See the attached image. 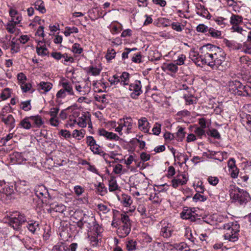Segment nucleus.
<instances>
[{
	"label": "nucleus",
	"instance_id": "1",
	"mask_svg": "<svg viewBox=\"0 0 251 251\" xmlns=\"http://www.w3.org/2000/svg\"><path fill=\"white\" fill-rule=\"evenodd\" d=\"M226 54L221 48L213 57L209 59L208 66L213 69L224 71L229 67V63L225 60Z\"/></svg>",
	"mask_w": 251,
	"mask_h": 251
},
{
	"label": "nucleus",
	"instance_id": "2",
	"mask_svg": "<svg viewBox=\"0 0 251 251\" xmlns=\"http://www.w3.org/2000/svg\"><path fill=\"white\" fill-rule=\"evenodd\" d=\"M229 192L230 197L241 205L246 204L251 199L247 191L237 187L235 185H230Z\"/></svg>",
	"mask_w": 251,
	"mask_h": 251
},
{
	"label": "nucleus",
	"instance_id": "3",
	"mask_svg": "<svg viewBox=\"0 0 251 251\" xmlns=\"http://www.w3.org/2000/svg\"><path fill=\"white\" fill-rule=\"evenodd\" d=\"M240 226L237 222L229 223L224 226L226 230L225 234V238L231 242H235L238 239Z\"/></svg>",
	"mask_w": 251,
	"mask_h": 251
},
{
	"label": "nucleus",
	"instance_id": "4",
	"mask_svg": "<svg viewBox=\"0 0 251 251\" xmlns=\"http://www.w3.org/2000/svg\"><path fill=\"white\" fill-rule=\"evenodd\" d=\"M26 221V218L24 214L15 211L13 212L8 218V223L14 230H19L23 224Z\"/></svg>",
	"mask_w": 251,
	"mask_h": 251
},
{
	"label": "nucleus",
	"instance_id": "5",
	"mask_svg": "<svg viewBox=\"0 0 251 251\" xmlns=\"http://www.w3.org/2000/svg\"><path fill=\"white\" fill-rule=\"evenodd\" d=\"M61 85L62 88L58 91L56 95L57 99L65 98L67 93L69 95L73 96L74 95L73 86L70 82L66 81L63 82Z\"/></svg>",
	"mask_w": 251,
	"mask_h": 251
},
{
	"label": "nucleus",
	"instance_id": "6",
	"mask_svg": "<svg viewBox=\"0 0 251 251\" xmlns=\"http://www.w3.org/2000/svg\"><path fill=\"white\" fill-rule=\"evenodd\" d=\"M142 84L140 80H136L129 85V90L132 91L130 97L133 99H137L143 93Z\"/></svg>",
	"mask_w": 251,
	"mask_h": 251
},
{
	"label": "nucleus",
	"instance_id": "7",
	"mask_svg": "<svg viewBox=\"0 0 251 251\" xmlns=\"http://www.w3.org/2000/svg\"><path fill=\"white\" fill-rule=\"evenodd\" d=\"M195 208L184 207L180 213V217L184 220H190L191 222H195L197 219L198 214L196 213Z\"/></svg>",
	"mask_w": 251,
	"mask_h": 251
},
{
	"label": "nucleus",
	"instance_id": "8",
	"mask_svg": "<svg viewBox=\"0 0 251 251\" xmlns=\"http://www.w3.org/2000/svg\"><path fill=\"white\" fill-rule=\"evenodd\" d=\"M35 194L36 196L41 200L43 204L42 207L44 205H47V200L46 195H47V190L44 185H40L36 187Z\"/></svg>",
	"mask_w": 251,
	"mask_h": 251
},
{
	"label": "nucleus",
	"instance_id": "9",
	"mask_svg": "<svg viewBox=\"0 0 251 251\" xmlns=\"http://www.w3.org/2000/svg\"><path fill=\"white\" fill-rule=\"evenodd\" d=\"M118 124L123 128L126 127L125 132L126 134H129L131 132V129L133 125V120L130 117H124L122 119L119 120Z\"/></svg>",
	"mask_w": 251,
	"mask_h": 251
},
{
	"label": "nucleus",
	"instance_id": "10",
	"mask_svg": "<svg viewBox=\"0 0 251 251\" xmlns=\"http://www.w3.org/2000/svg\"><path fill=\"white\" fill-rule=\"evenodd\" d=\"M220 49V47L211 44H207L201 48V50H203L205 52L204 56L207 58H211L213 57L214 54L218 52Z\"/></svg>",
	"mask_w": 251,
	"mask_h": 251
},
{
	"label": "nucleus",
	"instance_id": "11",
	"mask_svg": "<svg viewBox=\"0 0 251 251\" xmlns=\"http://www.w3.org/2000/svg\"><path fill=\"white\" fill-rule=\"evenodd\" d=\"M99 135L105 137L110 140L118 141L120 138L116 134L112 132L106 131L103 128L99 129L98 130Z\"/></svg>",
	"mask_w": 251,
	"mask_h": 251
},
{
	"label": "nucleus",
	"instance_id": "12",
	"mask_svg": "<svg viewBox=\"0 0 251 251\" xmlns=\"http://www.w3.org/2000/svg\"><path fill=\"white\" fill-rule=\"evenodd\" d=\"M131 231V226L126 225H122L117 230V233L118 236L121 238H125L127 236Z\"/></svg>",
	"mask_w": 251,
	"mask_h": 251
},
{
	"label": "nucleus",
	"instance_id": "13",
	"mask_svg": "<svg viewBox=\"0 0 251 251\" xmlns=\"http://www.w3.org/2000/svg\"><path fill=\"white\" fill-rule=\"evenodd\" d=\"M36 48V52L39 55L44 56L47 54V48L44 39L38 42Z\"/></svg>",
	"mask_w": 251,
	"mask_h": 251
},
{
	"label": "nucleus",
	"instance_id": "14",
	"mask_svg": "<svg viewBox=\"0 0 251 251\" xmlns=\"http://www.w3.org/2000/svg\"><path fill=\"white\" fill-rule=\"evenodd\" d=\"M150 127V123L146 117H142L138 120V128L142 131L149 133Z\"/></svg>",
	"mask_w": 251,
	"mask_h": 251
},
{
	"label": "nucleus",
	"instance_id": "15",
	"mask_svg": "<svg viewBox=\"0 0 251 251\" xmlns=\"http://www.w3.org/2000/svg\"><path fill=\"white\" fill-rule=\"evenodd\" d=\"M74 122V123L77 122L78 125L80 127H86L87 123L90 122V115L89 113L87 114H83L78 118L77 121L75 119Z\"/></svg>",
	"mask_w": 251,
	"mask_h": 251
},
{
	"label": "nucleus",
	"instance_id": "16",
	"mask_svg": "<svg viewBox=\"0 0 251 251\" xmlns=\"http://www.w3.org/2000/svg\"><path fill=\"white\" fill-rule=\"evenodd\" d=\"M196 9L197 14L207 19H210L211 17L210 14L208 11L205 8L203 5L201 4H197L196 5Z\"/></svg>",
	"mask_w": 251,
	"mask_h": 251
},
{
	"label": "nucleus",
	"instance_id": "17",
	"mask_svg": "<svg viewBox=\"0 0 251 251\" xmlns=\"http://www.w3.org/2000/svg\"><path fill=\"white\" fill-rule=\"evenodd\" d=\"M14 192V188L12 185H6L3 180L0 181V193H4L6 195H10Z\"/></svg>",
	"mask_w": 251,
	"mask_h": 251
},
{
	"label": "nucleus",
	"instance_id": "18",
	"mask_svg": "<svg viewBox=\"0 0 251 251\" xmlns=\"http://www.w3.org/2000/svg\"><path fill=\"white\" fill-rule=\"evenodd\" d=\"M241 123L247 129L251 131V114H243L241 118Z\"/></svg>",
	"mask_w": 251,
	"mask_h": 251
},
{
	"label": "nucleus",
	"instance_id": "19",
	"mask_svg": "<svg viewBox=\"0 0 251 251\" xmlns=\"http://www.w3.org/2000/svg\"><path fill=\"white\" fill-rule=\"evenodd\" d=\"M243 23V17L238 15L232 14L230 18V23L232 25H239Z\"/></svg>",
	"mask_w": 251,
	"mask_h": 251
},
{
	"label": "nucleus",
	"instance_id": "20",
	"mask_svg": "<svg viewBox=\"0 0 251 251\" xmlns=\"http://www.w3.org/2000/svg\"><path fill=\"white\" fill-rule=\"evenodd\" d=\"M1 121L6 125H9L11 128L15 126V119L12 115H8L6 118L2 117Z\"/></svg>",
	"mask_w": 251,
	"mask_h": 251
},
{
	"label": "nucleus",
	"instance_id": "21",
	"mask_svg": "<svg viewBox=\"0 0 251 251\" xmlns=\"http://www.w3.org/2000/svg\"><path fill=\"white\" fill-rule=\"evenodd\" d=\"M130 75L128 73L124 72L122 73L120 77L121 84L125 86L129 84Z\"/></svg>",
	"mask_w": 251,
	"mask_h": 251
},
{
	"label": "nucleus",
	"instance_id": "22",
	"mask_svg": "<svg viewBox=\"0 0 251 251\" xmlns=\"http://www.w3.org/2000/svg\"><path fill=\"white\" fill-rule=\"evenodd\" d=\"M89 238L91 245L93 247L98 246L99 242L101 241V236L95 234L89 235Z\"/></svg>",
	"mask_w": 251,
	"mask_h": 251
},
{
	"label": "nucleus",
	"instance_id": "23",
	"mask_svg": "<svg viewBox=\"0 0 251 251\" xmlns=\"http://www.w3.org/2000/svg\"><path fill=\"white\" fill-rule=\"evenodd\" d=\"M172 232V228L168 225L161 228L160 234L164 237L168 238L171 236Z\"/></svg>",
	"mask_w": 251,
	"mask_h": 251
},
{
	"label": "nucleus",
	"instance_id": "24",
	"mask_svg": "<svg viewBox=\"0 0 251 251\" xmlns=\"http://www.w3.org/2000/svg\"><path fill=\"white\" fill-rule=\"evenodd\" d=\"M108 187L110 192H113L118 189L119 186L114 177H111L109 180Z\"/></svg>",
	"mask_w": 251,
	"mask_h": 251
},
{
	"label": "nucleus",
	"instance_id": "25",
	"mask_svg": "<svg viewBox=\"0 0 251 251\" xmlns=\"http://www.w3.org/2000/svg\"><path fill=\"white\" fill-rule=\"evenodd\" d=\"M172 186L174 188H176L179 185H183L184 184H185L186 180H182V179H181L180 178V176L179 175H177L176 177L172 179Z\"/></svg>",
	"mask_w": 251,
	"mask_h": 251
},
{
	"label": "nucleus",
	"instance_id": "26",
	"mask_svg": "<svg viewBox=\"0 0 251 251\" xmlns=\"http://www.w3.org/2000/svg\"><path fill=\"white\" fill-rule=\"evenodd\" d=\"M178 128L177 132L175 134L176 139L178 141H182L185 136V128L181 126H178Z\"/></svg>",
	"mask_w": 251,
	"mask_h": 251
},
{
	"label": "nucleus",
	"instance_id": "27",
	"mask_svg": "<svg viewBox=\"0 0 251 251\" xmlns=\"http://www.w3.org/2000/svg\"><path fill=\"white\" fill-rule=\"evenodd\" d=\"M30 118V117H26L24 119L22 120L21 121V122L20 123L19 126L20 127H23L26 129H28L30 128V127H31V121H30V118Z\"/></svg>",
	"mask_w": 251,
	"mask_h": 251
},
{
	"label": "nucleus",
	"instance_id": "28",
	"mask_svg": "<svg viewBox=\"0 0 251 251\" xmlns=\"http://www.w3.org/2000/svg\"><path fill=\"white\" fill-rule=\"evenodd\" d=\"M208 62L209 59L207 58L204 55L203 56L200 55L198 59L195 61V63L198 66H201L205 64L208 65Z\"/></svg>",
	"mask_w": 251,
	"mask_h": 251
},
{
	"label": "nucleus",
	"instance_id": "29",
	"mask_svg": "<svg viewBox=\"0 0 251 251\" xmlns=\"http://www.w3.org/2000/svg\"><path fill=\"white\" fill-rule=\"evenodd\" d=\"M35 8L42 13H45L46 9L45 7L44 3L42 0H37L35 3Z\"/></svg>",
	"mask_w": 251,
	"mask_h": 251
},
{
	"label": "nucleus",
	"instance_id": "30",
	"mask_svg": "<svg viewBox=\"0 0 251 251\" xmlns=\"http://www.w3.org/2000/svg\"><path fill=\"white\" fill-rule=\"evenodd\" d=\"M162 68L164 71L167 70L174 73H176L178 69L177 65L173 63L167 64L165 67H162Z\"/></svg>",
	"mask_w": 251,
	"mask_h": 251
},
{
	"label": "nucleus",
	"instance_id": "31",
	"mask_svg": "<svg viewBox=\"0 0 251 251\" xmlns=\"http://www.w3.org/2000/svg\"><path fill=\"white\" fill-rule=\"evenodd\" d=\"M38 226L39 223L37 222L31 221L28 222V224L26 226L31 232L34 233L38 227Z\"/></svg>",
	"mask_w": 251,
	"mask_h": 251
},
{
	"label": "nucleus",
	"instance_id": "32",
	"mask_svg": "<svg viewBox=\"0 0 251 251\" xmlns=\"http://www.w3.org/2000/svg\"><path fill=\"white\" fill-rule=\"evenodd\" d=\"M206 133L207 135L213 137L215 139H219L221 138L219 132L216 129H208L206 131Z\"/></svg>",
	"mask_w": 251,
	"mask_h": 251
},
{
	"label": "nucleus",
	"instance_id": "33",
	"mask_svg": "<svg viewBox=\"0 0 251 251\" xmlns=\"http://www.w3.org/2000/svg\"><path fill=\"white\" fill-rule=\"evenodd\" d=\"M85 132V130L83 129H81L80 130L75 129L73 132L72 136L75 138H77L78 140H80L81 138L84 137Z\"/></svg>",
	"mask_w": 251,
	"mask_h": 251
},
{
	"label": "nucleus",
	"instance_id": "34",
	"mask_svg": "<svg viewBox=\"0 0 251 251\" xmlns=\"http://www.w3.org/2000/svg\"><path fill=\"white\" fill-rule=\"evenodd\" d=\"M194 133L200 139H201L203 136L206 137L207 134L204 128L198 127L196 128L194 130Z\"/></svg>",
	"mask_w": 251,
	"mask_h": 251
},
{
	"label": "nucleus",
	"instance_id": "35",
	"mask_svg": "<svg viewBox=\"0 0 251 251\" xmlns=\"http://www.w3.org/2000/svg\"><path fill=\"white\" fill-rule=\"evenodd\" d=\"M30 121L32 122L37 127L41 126L43 124V121L40 116H30Z\"/></svg>",
	"mask_w": 251,
	"mask_h": 251
},
{
	"label": "nucleus",
	"instance_id": "36",
	"mask_svg": "<svg viewBox=\"0 0 251 251\" xmlns=\"http://www.w3.org/2000/svg\"><path fill=\"white\" fill-rule=\"evenodd\" d=\"M184 99L185 100L187 105L193 104L196 103L197 100L193 95H184Z\"/></svg>",
	"mask_w": 251,
	"mask_h": 251
},
{
	"label": "nucleus",
	"instance_id": "37",
	"mask_svg": "<svg viewBox=\"0 0 251 251\" xmlns=\"http://www.w3.org/2000/svg\"><path fill=\"white\" fill-rule=\"evenodd\" d=\"M97 208L100 214H105L110 210V208L107 205L102 203L98 204L97 205Z\"/></svg>",
	"mask_w": 251,
	"mask_h": 251
},
{
	"label": "nucleus",
	"instance_id": "38",
	"mask_svg": "<svg viewBox=\"0 0 251 251\" xmlns=\"http://www.w3.org/2000/svg\"><path fill=\"white\" fill-rule=\"evenodd\" d=\"M208 33L212 37L216 38H221L222 33L220 31L215 29L213 28H209L208 29Z\"/></svg>",
	"mask_w": 251,
	"mask_h": 251
},
{
	"label": "nucleus",
	"instance_id": "39",
	"mask_svg": "<svg viewBox=\"0 0 251 251\" xmlns=\"http://www.w3.org/2000/svg\"><path fill=\"white\" fill-rule=\"evenodd\" d=\"M78 32V29L77 27L75 26L73 27H68L67 26L65 27V30L64 31V34L66 36H69L70 35L71 33H77Z\"/></svg>",
	"mask_w": 251,
	"mask_h": 251
},
{
	"label": "nucleus",
	"instance_id": "40",
	"mask_svg": "<svg viewBox=\"0 0 251 251\" xmlns=\"http://www.w3.org/2000/svg\"><path fill=\"white\" fill-rule=\"evenodd\" d=\"M174 248L179 251H185V250H188L189 249L187 244L184 242L174 244Z\"/></svg>",
	"mask_w": 251,
	"mask_h": 251
},
{
	"label": "nucleus",
	"instance_id": "41",
	"mask_svg": "<svg viewBox=\"0 0 251 251\" xmlns=\"http://www.w3.org/2000/svg\"><path fill=\"white\" fill-rule=\"evenodd\" d=\"M241 86V82L238 80H235L230 83V89L233 90V92L235 94V92L238 91Z\"/></svg>",
	"mask_w": 251,
	"mask_h": 251
},
{
	"label": "nucleus",
	"instance_id": "42",
	"mask_svg": "<svg viewBox=\"0 0 251 251\" xmlns=\"http://www.w3.org/2000/svg\"><path fill=\"white\" fill-rule=\"evenodd\" d=\"M97 189L99 193V194L101 196H104L107 192V188L102 183H99Z\"/></svg>",
	"mask_w": 251,
	"mask_h": 251
},
{
	"label": "nucleus",
	"instance_id": "43",
	"mask_svg": "<svg viewBox=\"0 0 251 251\" xmlns=\"http://www.w3.org/2000/svg\"><path fill=\"white\" fill-rule=\"evenodd\" d=\"M248 85H244L241 83V86H240L239 90L235 92V94L239 96H246V88L248 87Z\"/></svg>",
	"mask_w": 251,
	"mask_h": 251
},
{
	"label": "nucleus",
	"instance_id": "44",
	"mask_svg": "<svg viewBox=\"0 0 251 251\" xmlns=\"http://www.w3.org/2000/svg\"><path fill=\"white\" fill-rule=\"evenodd\" d=\"M137 243L133 240H129L126 244V249L128 251H133L136 249Z\"/></svg>",
	"mask_w": 251,
	"mask_h": 251
},
{
	"label": "nucleus",
	"instance_id": "45",
	"mask_svg": "<svg viewBox=\"0 0 251 251\" xmlns=\"http://www.w3.org/2000/svg\"><path fill=\"white\" fill-rule=\"evenodd\" d=\"M68 248L63 244L60 243L55 245L51 251H67Z\"/></svg>",
	"mask_w": 251,
	"mask_h": 251
},
{
	"label": "nucleus",
	"instance_id": "46",
	"mask_svg": "<svg viewBox=\"0 0 251 251\" xmlns=\"http://www.w3.org/2000/svg\"><path fill=\"white\" fill-rule=\"evenodd\" d=\"M215 22L222 27H224L227 24V19L222 17H219L214 20Z\"/></svg>",
	"mask_w": 251,
	"mask_h": 251
},
{
	"label": "nucleus",
	"instance_id": "47",
	"mask_svg": "<svg viewBox=\"0 0 251 251\" xmlns=\"http://www.w3.org/2000/svg\"><path fill=\"white\" fill-rule=\"evenodd\" d=\"M72 51L76 54H80L83 51V49L80 47V44L75 43L72 46Z\"/></svg>",
	"mask_w": 251,
	"mask_h": 251
},
{
	"label": "nucleus",
	"instance_id": "48",
	"mask_svg": "<svg viewBox=\"0 0 251 251\" xmlns=\"http://www.w3.org/2000/svg\"><path fill=\"white\" fill-rule=\"evenodd\" d=\"M116 53V51L114 50V49H108L107 51V53L105 55V57L107 60H112V59L114 58Z\"/></svg>",
	"mask_w": 251,
	"mask_h": 251
},
{
	"label": "nucleus",
	"instance_id": "49",
	"mask_svg": "<svg viewBox=\"0 0 251 251\" xmlns=\"http://www.w3.org/2000/svg\"><path fill=\"white\" fill-rule=\"evenodd\" d=\"M30 100H27L22 102L21 105V108L23 110L28 111L31 109Z\"/></svg>",
	"mask_w": 251,
	"mask_h": 251
},
{
	"label": "nucleus",
	"instance_id": "50",
	"mask_svg": "<svg viewBox=\"0 0 251 251\" xmlns=\"http://www.w3.org/2000/svg\"><path fill=\"white\" fill-rule=\"evenodd\" d=\"M14 40V38H13L10 43L11 51L12 53H16L19 51V46L18 44L13 41Z\"/></svg>",
	"mask_w": 251,
	"mask_h": 251
},
{
	"label": "nucleus",
	"instance_id": "51",
	"mask_svg": "<svg viewBox=\"0 0 251 251\" xmlns=\"http://www.w3.org/2000/svg\"><path fill=\"white\" fill-rule=\"evenodd\" d=\"M121 220L123 223V225H126L127 224L128 225L131 226V223L130 222L129 218L127 215L126 213L121 214Z\"/></svg>",
	"mask_w": 251,
	"mask_h": 251
},
{
	"label": "nucleus",
	"instance_id": "52",
	"mask_svg": "<svg viewBox=\"0 0 251 251\" xmlns=\"http://www.w3.org/2000/svg\"><path fill=\"white\" fill-rule=\"evenodd\" d=\"M193 200L197 202L198 201H204L206 200V197L201 194V193H196L193 198Z\"/></svg>",
	"mask_w": 251,
	"mask_h": 251
},
{
	"label": "nucleus",
	"instance_id": "53",
	"mask_svg": "<svg viewBox=\"0 0 251 251\" xmlns=\"http://www.w3.org/2000/svg\"><path fill=\"white\" fill-rule=\"evenodd\" d=\"M15 24H14L12 21L8 23L6 25V30L10 33H14L15 31Z\"/></svg>",
	"mask_w": 251,
	"mask_h": 251
},
{
	"label": "nucleus",
	"instance_id": "54",
	"mask_svg": "<svg viewBox=\"0 0 251 251\" xmlns=\"http://www.w3.org/2000/svg\"><path fill=\"white\" fill-rule=\"evenodd\" d=\"M208 27L202 24H199L196 27V30L201 33H205L208 31Z\"/></svg>",
	"mask_w": 251,
	"mask_h": 251
},
{
	"label": "nucleus",
	"instance_id": "55",
	"mask_svg": "<svg viewBox=\"0 0 251 251\" xmlns=\"http://www.w3.org/2000/svg\"><path fill=\"white\" fill-rule=\"evenodd\" d=\"M86 143L90 148L96 145V141L92 136H89L86 137Z\"/></svg>",
	"mask_w": 251,
	"mask_h": 251
},
{
	"label": "nucleus",
	"instance_id": "56",
	"mask_svg": "<svg viewBox=\"0 0 251 251\" xmlns=\"http://www.w3.org/2000/svg\"><path fill=\"white\" fill-rule=\"evenodd\" d=\"M122 201L123 204L126 206H128L132 203V200L130 196L127 195H123L122 197Z\"/></svg>",
	"mask_w": 251,
	"mask_h": 251
},
{
	"label": "nucleus",
	"instance_id": "57",
	"mask_svg": "<svg viewBox=\"0 0 251 251\" xmlns=\"http://www.w3.org/2000/svg\"><path fill=\"white\" fill-rule=\"evenodd\" d=\"M74 191L75 194L77 196H79L84 192L85 189L81 186L77 185L74 187Z\"/></svg>",
	"mask_w": 251,
	"mask_h": 251
},
{
	"label": "nucleus",
	"instance_id": "58",
	"mask_svg": "<svg viewBox=\"0 0 251 251\" xmlns=\"http://www.w3.org/2000/svg\"><path fill=\"white\" fill-rule=\"evenodd\" d=\"M10 97V89L5 88L0 95V97L3 100H5Z\"/></svg>",
	"mask_w": 251,
	"mask_h": 251
},
{
	"label": "nucleus",
	"instance_id": "59",
	"mask_svg": "<svg viewBox=\"0 0 251 251\" xmlns=\"http://www.w3.org/2000/svg\"><path fill=\"white\" fill-rule=\"evenodd\" d=\"M100 148V146L96 144V146H93L92 147L90 148V149L94 153L101 155V153H103V151Z\"/></svg>",
	"mask_w": 251,
	"mask_h": 251
},
{
	"label": "nucleus",
	"instance_id": "60",
	"mask_svg": "<svg viewBox=\"0 0 251 251\" xmlns=\"http://www.w3.org/2000/svg\"><path fill=\"white\" fill-rule=\"evenodd\" d=\"M153 134L156 135L159 134L161 131V125L158 123H155L152 129Z\"/></svg>",
	"mask_w": 251,
	"mask_h": 251
},
{
	"label": "nucleus",
	"instance_id": "61",
	"mask_svg": "<svg viewBox=\"0 0 251 251\" xmlns=\"http://www.w3.org/2000/svg\"><path fill=\"white\" fill-rule=\"evenodd\" d=\"M195 188L197 193H202L204 191V188L201 182H198Z\"/></svg>",
	"mask_w": 251,
	"mask_h": 251
},
{
	"label": "nucleus",
	"instance_id": "62",
	"mask_svg": "<svg viewBox=\"0 0 251 251\" xmlns=\"http://www.w3.org/2000/svg\"><path fill=\"white\" fill-rule=\"evenodd\" d=\"M231 29L234 32H237L243 35H245V32H246V30H243L242 28L239 26L238 25H232Z\"/></svg>",
	"mask_w": 251,
	"mask_h": 251
},
{
	"label": "nucleus",
	"instance_id": "63",
	"mask_svg": "<svg viewBox=\"0 0 251 251\" xmlns=\"http://www.w3.org/2000/svg\"><path fill=\"white\" fill-rule=\"evenodd\" d=\"M200 56L199 53L194 50L191 51L189 54V58L195 62L198 57Z\"/></svg>",
	"mask_w": 251,
	"mask_h": 251
},
{
	"label": "nucleus",
	"instance_id": "64",
	"mask_svg": "<svg viewBox=\"0 0 251 251\" xmlns=\"http://www.w3.org/2000/svg\"><path fill=\"white\" fill-rule=\"evenodd\" d=\"M249 43L245 42L243 45V51L247 53H251V45H248Z\"/></svg>",
	"mask_w": 251,
	"mask_h": 251
}]
</instances>
